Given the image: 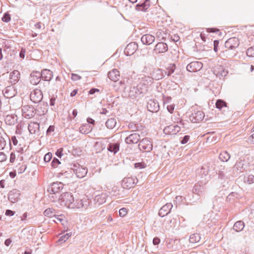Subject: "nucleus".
Here are the masks:
<instances>
[{
  "mask_svg": "<svg viewBox=\"0 0 254 254\" xmlns=\"http://www.w3.org/2000/svg\"><path fill=\"white\" fill-rule=\"evenodd\" d=\"M108 75L109 79L114 82L118 81L120 78V72L117 69H114L109 71Z\"/></svg>",
  "mask_w": 254,
  "mask_h": 254,
  "instance_id": "26",
  "label": "nucleus"
},
{
  "mask_svg": "<svg viewBox=\"0 0 254 254\" xmlns=\"http://www.w3.org/2000/svg\"><path fill=\"white\" fill-rule=\"evenodd\" d=\"M60 163L61 162L58 159L54 158L52 162V166L54 168H56Z\"/></svg>",
  "mask_w": 254,
  "mask_h": 254,
  "instance_id": "47",
  "label": "nucleus"
},
{
  "mask_svg": "<svg viewBox=\"0 0 254 254\" xmlns=\"http://www.w3.org/2000/svg\"><path fill=\"white\" fill-rule=\"evenodd\" d=\"M63 148H60L58 149L56 152V155L58 157L61 158L63 156Z\"/></svg>",
  "mask_w": 254,
  "mask_h": 254,
  "instance_id": "56",
  "label": "nucleus"
},
{
  "mask_svg": "<svg viewBox=\"0 0 254 254\" xmlns=\"http://www.w3.org/2000/svg\"><path fill=\"white\" fill-rule=\"evenodd\" d=\"M138 148L142 152H149L153 148L152 142L148 138H143L138 144Z\"/></svg>",
  "mask_w": 254,
  "mask_h": 254,
  "instance_id": "3",
  "label": "nucleus"
},
{
  "mask_svg": "<svg viewBox=\"0 0 254 254\" xmlns=\"http://www.w3.org/2000/svg\"><path fill=\"white\" fill-rule=\"evenodd\" d=\"M160 242V240L158 237H155L153 240V244L154 245H158Z\"/></svg>",
  "mask_w": 254,
  "mask_h": 254,
  "instance_id": "63",
  "label": "nucleus"
},
{
  "mask_svg": "<svg viewBox=\"0 0 254 254\" xmlns=\"http://www.w3.org/2000/svg\"><path fill=\"white\" fill-rule=\"evenodd\" d=\"M173 205L171 203H168L163 206L159 211V215L160 217H163L166 216L169 213H170Z\"/></svg>",
  "mask_w": 254,
  "mask_h": 254,
  "instance_id": "19",
  "label": "nucleus"
},
{
  "mask_svg": "<svg viewBox=\"0 0 254 254\" xmlns=\"http://www.w3.org/2000/svg\"><path fill=\"white\" fill-rule=\"evenodd\" d=\"M245 182H247L249 184L254 183V176L253 175H249L245 178Z\"/></svg>",
  "mask_w": 254,
  "mask_h": 254,
  "instance_id": "42",
  "label": "nucleus"
},
{
  "mask_svg": "<svg viewBox=\"0 0 254 254\" xmlns=\"http://www.w3.org/2000/svg\"><path fill=\"white\" fill-rule=\"evenodd\" d=\"M25 53H26L25 49L24 48H21L20 52L19 53V57L23 59H24Z\"/></svg>",
  "mask_w": 254,
  "mask_h": 254,
  "instance_id": "59",
  "label": "nucleus"
},
{
  "mask_svg": "<svg viewBox=\"0 0 254 254\" xmlns=\"http://www.w3.org/2000/svg\"><path fill=\"white\" fill-rule=\"evenodd\" d=\"M63 184L60 182L53 183L48 189V191L51 193H59L63 188Z\"/></svg>",
  "mask_w": 254,
  "mask_h": 254,
  "instance_id": "10",
  "label": "nucleus"
},
{
  "mask_svg": "<svg viewBox=\"0 0 254 254\" xmlns=\"http://www.w3.org/2000/svg\"><path fill=\"white\" fill-rule=\"evenodd\" d=\"M244 223L242 221H238L236 222L233 226V229L237 232L242 231L244 228Z\"/></svg>",
  "mask_w": 254,
  "mask_h": 254,
  "instance_id": "34",
  "label": "nucleus"
},
{
  "mask_svg": "<svg viewBox=\"0 0 254 254\" xmlns=\"http://www.w3.org/2000/svg\"><path fill=\"white\" fill-rule=\"evenodd\" d=\"M52 158V154L51 152H48L45 155L44 160L45 162H49Z\"/></svg>",
  "mask_w": 254,
  "mask_h": 254,
  "instance_id": "46",
  "label": "nucleus"
},
{
  "mask_svg": "<svg viewBox=\"0 0 254 254\" xmlns=\"http://www.w3.org/2000/svg\"><path fill=\"white\" fill-rule=\"evenodd\" d=\"M20 193L19 190L13 189L10 190L8 194V200L12 203H15L20 199Z\"/></svg>",
  "mask_w": 254,
  "mask_h": 254,
  "instance_id": "9",
  "label": "nucleus"
},
{
  "mask_svg": "<svg viewBox=\"0 0 254 254\" xmlns=\"http://www.w3.org/2000/svg\"><path fill=\"white\" fill-rule=\"evenodd\" d=\"M10 16L7 13H4L2 17V20L5 22H8L10 20Z\"/></svg>",
  "mask_w": 254,
  "mask_h": 254,
  "instance_id": "45",
  "label": "nucleus"
},
{
  "mask_svg": "<svg viewBox=\"0 0 254 254\" xmlns=\"http://www.w3.org/2000/svg\"><path fill=\"white\" fill-rule=\"evenodd\" d=\"M200 240V235L198 233H195L190 236L189 241L190 243L194 244L198 242Z\"/></svg>",
  "mask_w": 254,
  "mask_h": 254,
  "instance_id": "37",
  "label": "nucleus"
},
{
  "mask_svg": "<svg viewBox=\"0 0 254 254\" xmlns=\"http://www.w3.org/2000/svg\"><path fill=\"white\" fill-rule=\"evenodd\" d=\"M41 79L40 72L33 71L30 74V81L33 85L38 84Z\"/></svg>",
  "mask_w": 254,
  "mask_h": 254,
  "instance_id": "20",
  "label": "nucleus"
},
{
  "mask_svg": "<svg viewBox=\"0 0 254 254\" xmlns=\"http://www.w3.org/2000/svg\"><path fill=\"white\" fill-rule=\"evenodd\" d=\"M136 179L132 177L125 178L122 183V186L124 189H128L133 187L136 183Z\"/></svg>",
  "mask_w": 254,
  "mask_h": 254,
  "instance_id": "13",
  "label": "nucleus"
},
{
  "mask_svg": "<svg viewBox=\"0 0 254 254\" xmlns=\"http://www.w3.org/2000/svg\"><path fill=\"white\" fill-rule=\"evenodd\" d=\"M117 124L116 120L114 118L109 119L106 122V127L110 129H113L115 127Z\"/></svg>",
  "mask_w": 254,
  "mask_h": 254,
  "instance_id": "35",
  "label": "nucleus"
},
{
  "mask_svg": "<svg viewBox=\"0 0 254 254\" xmlns=\"http://www.w3.org/2000/svg\"><path fill=\"white\" fill-rule=\"evenodd\" d=\"M176 65L174 64H170L167 68V71H165V74H167L168 76H170L176 69Z\"/></svg>",
  "mask_w": 254,
  "mask_h": 254,
  "instance_id": "39",
  "label": "nucleus"
},
{
  "mask_svg": "<svg viewBox=\"0 0 254 254\" xmlns=\"http://www.w3.org/2000/svg\"><path fill=\"white\" fill-rule=\"evenodd\" d=\"M190 139V136L189 135H185L183 139L181 140V143L183 144H184L186 143Z\"/></svg>",
  "mask_w": 254,
  "mask_h": 254,
  "instance_id": "57",
  "label": "nucleus"
},
{
  "mask_svg": "<svg viewBox=\"0 0 254 254\" xmlns=\"http://www.w3.org/2000/svg\"><path fill=\"white\" fill-rule=\"evenodd\" d=\"M134 167L135 168H143L144 167V164L142 163H136L134 164Z\"/></svg>",
  "mask_w": 254,
  "mask_h": 254,
  "instance_id": "62",
  "label": "nucleus"
},
{
  "mask_svg": "<svg viewBox=\"0 0 254 254\" xmlns=\"http://www.w3.org/2000/svg\"><path fill=\"white\" fill-rule=\"evenodd\" d=\"M138 48V45L136 42H131L126 46L125 53L127 56L132 55Z\"/></svg>",
  "mask_w": 254,
  "mask_h": 254,
  "instance_id": "14",
  "label": "nucleus"
},
{
  "mask_svg": "<svg viewBox=\"0 0 254 254\" xmlns=\"http://www.w3.org/2000/svg\"><path fill=\"white\" fill-rule=\"evenodd\" d=\"M147 108L151 112H156L159 109V106L156 101L151 99L147 102Z\"/></svg>",
  "mask_w": 254,
  "mask_h": 254,
  "instance_id": "16",
  "label": "nucleus"
},
{
  "mask_svg": "<svg viewBox=\"0 0 254 254\" xmlns=\"http://www.w3.org/2000/svg\"><path fill=\"white\" fill-rule=\"evenodd\" d=\"M127 209L124 207L119 210V215L121 217H124L125 215H127Z\"/></svg>",
  "mask_w": 254,
  "mask_h": 254,
  "instance_id": "48",
  "label": "nucleus"
},
{
  "mask_svg": "<svg viewBox=\"0 0 254 254\" xmlns=\"http://www.w3.org/2000/svg\"><path fill=\"white\" fill-rule=\"evenodd\" d=\"M155 37L150 34L143 35L141 39V41L143 44L150 45L155 41Z\"/></svg>",
  "mask_w": 254,
  "mask_h": 254,
  "instance_id": "24",
  "label": "nucleus"
},
{
  "mask_svg": "<svg viewBox=\"0 0 254 254\" xmlns=\"http://www.w3.org/2000/svg\"><path fill=\"white\" fill-rule=\"evenodd\" d=\"M226 102L222 100H218L216 102V107L217 109H221L223 107L226 106Z\"/></svg>",
  "mask_w": 254,
  "mask_h": 254,
  "instance_id": "40",
  "label": "nucleus"
},
{
  "mask_svg": "<svg viewBox=\"0 0 254 254\" xmlns=\"http://www.w3.org/2000/svg\"><path fill=\"white\" fill-rule=\"evenodd\" d=\"M22 110L25 117L31 118L34 117L35 114L33 107L25 106L23 107Z\"/></svg>",
  "mask_w": 254,
  "mask_h": 254,
  "instance_id": "21",
  "label": "nucleus"
},
{
  "mask_svg": "<svg viewBox=\"0 0 254 254\" xmlns=\"http://www.w3.org/2000/svg\"><path fill=\"white\" fill-rule=\"evenodd\" d=\"M49 197L52 201H55L57 199H59L60 197H58V196H57V193H53L52 192L50 193V195H49Z\"/></svg>",
  "mask_w": 254,
  "mask_h": 254,
  "instance_id": "53",
  "label": "nucleus"
},
{
  "mask_svg": "<svg viewBox=\"0 0 254 254\" xmlns=\"http://www.w3.org/2000/svg\"><path fill=\"white\" fill-rule=\"evenodd\" d=\"M165 72L164 73L163 70L160 68H157L153 70L152 73V77H150L153 79L158 80L162 79L165 76Z\"/></svg>",
  "mask_w": 254,
  "mask_h": 254,
  "instance_id": "25",
  "label": "nucleus"
},
{
  "mask_svg": "<svg viewBox=\"0 0 254 254\" xmlns=\"http://www.w3.org/2000/svg\"><path fill=\"white\" fill-rule=\"evenodd\" d=\"M152 83V79L148 76L146 77L142 82H140L137 85L132 84L128 89L123 86L122 88L126 89L128 93V96L134 99L140 94H145L148 90L149 85H151Z\"/></svg>",
  "mask_w": 254,
  "mask_h": 254,
  "instance_id": "1",
  "label": "nucleus"
},
{
  "mask_svg": "<svg viewBox=\"0 0 254 254\" xmlns=\"http://www.w3.org/2000/svg\"><path fill=\"white\" fill-rule=\"evenodd\" d=\"M55 127L53 126H50L47 130V134L50 135L54 131Z\"/></svg>",
  "mask_w": 254,
  "mask_h": 254,
  "instance_id": "54",
  "label": "nucleus"
},
{
  "mask_svg": "<svg viewBox=\"0 0 254 254\" xmlns=\"http://www.w3.org/2000/svg\"><path fill=\"white\" fill-rule=\"evenodd\" d=\"M140 139V135L137 133H133L130 134L127 136L125 140V142L127 144H134L137 143Z\"/></svg>",
  "mask_w": 254,
  "mask_h": 254,
  "instance_id": "12",
  "label": "nucleus"
},
{
  "mask_svg": "<svg viewBox=\"0 0 254 254\" xmlns=\"http://www.w3.org/2000/svg\"><path fill=\"white\" fill-rule=\"evenodd\" d=\"M59 203L62 206H64L69 208H80L85 207L89 203L88 202L82 199L74 198L70 192H65L60 195L59 198Z\"/></svg>",
  "mask_w": 254,
  "mask_h": 254,
  "instance_id": "2",
  "label": "nucleus"
},
{
  "mask_svg": "<svg viewBox=\"0 0 254 254\" xmlns=\"http://www.w3.org/2000/svg\"><path fill=\"white\" fill-rule=\"evenodd\" d=\"M149 6V0H145L143 2L137 4L136 6V9L138 11H145Z\"/></svg>",
  "mask_w": 254,
  "mask_h": 254,
  "instance_id": "29",
  "label": "nucleus"
},
{
  "mask_svg": "<svg viewBox=\"0 0 254 254\" xmlns=\"http://www.w3.org/2000/svg\"><path fill=\"white\" fill-rule=\"evenodd\" d=\"M213 73L220 78L222 77H225L228 74V71L225 70L224 66L217 65L213 68Z\"/></svg>",
  "mask_w": 254,
  "mask_h": 254,
  "instance_id": "8",
  "label": "nucleus"
},
{
  "mask_svg": "<svg viewBox=\"0 0 254 254\" xmlns=\"http://www.w3.org/2000/svg\"><path fill=\"white\" fill-rule=\"evenodd\" d=\"M128 127L129 129L132 130V131H139L141 130L142 128V126L136 124L134 123H130L128 125Z\"/></svg>",
  "mask_w": 254,
  "mask_h": 254,
  "instance_id": "38",
  "label": "nucleus"
},
{
  "mask_svg": "<svg viewBox=\"0 0 254 254\" xmlns=\"http://www.w3.org/2000/svg\"><path fill=\"white\" fill-rule=\"evenodd\" d=\"M20 73L19 71L14 70L9 74V81L12 84L16 83L20 79Z\"/></svg>",
  "mask_w": 254,
  "mask_h": 254,
  "instance_id": "23",
  "label": "nucleus"
},
{
  "mask_svg": "<svg viewBox=\"0 0 254 254\" xmlns=\"http://www.w3.org/2000/svg\"><path fill=\"white\" fill-rule=\"evenodd\" d=\"M92 130V127L89 124H84L79 127V131L82 134H87Z\"/></svg>",
  "mask_w": 254,
  "mask_h": 254,
  "instance_id": "31",
  "label": "nucleus"
},
{
  "mask_svg": "<svg viewBox=\"0 0 254 254\" xmlns=\"http://www.w3.org/2000/svg\"><path fill=\"white\" fill-rule=\"evenodd\" d=\"M181 127L178 125H172L166 127L164 131L165 133L170 134H176L180 131Z\"/></svg>",
  "mask_w": 254,
  "mask_h": 254,
  "instance_id": "15",
  "label": "nucleus"
},
{
  "mask_svg": "<svg viewBox=\"0 0 254 254\" xmlns=\"http://www.w3.org/2000/svg\"><path fill=\"white\" fill-rule=\"evenodd\" d=\"M14 213H15L14 211L9 210V209H7L6 210L5 214L6 216H12L14 215Z\"/></svg>",
  "mask_w": 254,
  "mask_h": 254,
  "instance_id": "60",
  "label": "nucleus"
},
{
  "mask_svg": "<svg viewBox=\"0 0 254 254\" xmlns=\"http://www.w3.org/2000/svg\"><path fill=\"white\" fill-rule=\"evenodd\" d=\"M81 77L77 74H75V73L71 74V79L73 81H77V80L81 79Z\"/></svg>",
  "mask_w": 254,
  "mask_h": 254,
  "instance_id": "50",
  "label": "nucleus"
},
{
  "mask_svg": "<svg viewBox=\"0 0 254 254\" xmlns=\"http://www.w3.org/2000/svg\"><path fill=\"white\" fill-rule=\"evenodd\" d=\"M26 169V166L25 165H21L17 168V172L19 174L23 173Z\"/></svg>",
  "mask_w": 254,
  "mask_h": 254,
  "instance_id": "49",
  "label": "nucleus"
},
{
  "mask_svg": "<svg viewBox=\"0 0 254 254\" xmlns=\"http://www.w3.org/2000/svg\"><path fill=\"white\" fill-rule=\"evenodd\" d=\"M214 51L216 52L218 51V46L219 45V41L218 40H214L213 42Z\"/></svg>",
  "mask_w": 254,
  "mask_h": 254,
  "instance_id": "61",
  "label": "nucleus"
},
{
  "mask_svg": "<svg viewBox=\"0 0 254 254\" xmlns=\"http://www.w3.org/2000/svg\"><path fill=\"white\" fill-rule=\"evenodd\" d=\"M72 169L77 177L79 178H83L87 173V169L85 167H82L79 165L74 164Z\"/></svg>",
  "mask_w": 254,
  "mask_h": 254,
  "instance_id": "5",
  "label": "nucleus"
},
{
  "mask_svg": "<svg viewBox=\"0 0 254 254\" xmlns=\"http://www.w3.org/2000/svg\"><path fill=\"white\" fill-rule=\"evenodd\" d=\"M205 184V182L201 181L200 184H195L192 189V193L197 194L198 196L202 194L204 191L203 184Z\"/></svg>",
  "mask_w": 254,
  "mask_h": 254,
  "instance_id": "22",
  "label": "nucleus"
},
{
  "mask_svg": "<svg viewBox=\"0 0 254 254\" xmlns=\"http://www.w3.org/2000/svg\"><path fill=\"white\" fill-rule=\"evenodd\" d=\"M230 158V155L226 151L221 152L219 156V159L223 162H227Z\"/></svg>",
  "mask_w": 254,
  "mask_h": 254,
  "instance_id": "36",
  "label": "nucleus"
},
{
  "mask_svg": "<svg viewBox=\"0 0 254 254\" xmlns=\"http://www.w3.org/2000/svg\"><path fill=\"white\" fill-rule=\"evenodd\" d=\"M41 78H42L45 81H50L53 76V72L51 70L45 69L43 70L41 72Z\"/></svg>",
  "mask_w": 254,
  "mask_h": 254,
  "instance_id": "28",
  "label": "nucleus"
},
{
  "mask_svg": "<svg viewBox=\"0 0 254 254\" xmlns=\"http://www.w3.org/2000/svg\"><path fill=\"white\" fill-rule=\"evenodd\" d=\"M40 125L36 122L30 123L28 127L29 132L31 134H38L39 132Z\"/></svg>",
  "mask_w": 254,
  "mask_h": 254,
  "instance_id": "27",
  "label": "nucleus"
},
{
  "mask_svg": "<svg viewBox=\"0 0 254 254\" xmlns=\"http://www.w3.org/2000/svg\"><path fill=\"white\" fill-rule=\"evenodd\" d=\"M44 215L48 217H57V211L53 208H48L44 211Z\"/></svg>",
  "mask_w": 254,
  "mask_h": 254,
  "instance_id": "32",
  "label": "nucleus"
},
{
  "mask_svg": "<svg viewBox=\"0 0 254 254\" xmlns=\"http://www.w3.org/2000/svg\"><path fill=\"white\" fill-rule=\"evenodd\" d=\"M30 97L32 102L34 103H39L43 99V93L41 90L36 89L31 92Z\"/></svg>",
  "mask_w": 254,
  "mask_h": 254,
  "instance_id": "4",
  "label": "nucleus"
},
{
  "mask_svg": "<svg viewBox=\"0 0 254 254\" xmlns=\"http://www.w3.org/2000/svg\"><path fill=\"white\" fill-rule=\"evenodd\" d=\"M2 93L5 98H11L15 95L16 92L13 86H8L2 90Z\"/></svg>",
  "mask_w": 254,
  "mask_h": 254,
  "instance_id": "18",
  "label": "nucleus"
},
{
  "mask_svg": "<svg viewBox=\"0 0 254 254\" xmlns=\"http://www.w3.org/2000/svg\"><path fill=\"white\" fill-rule=\"evenodd\" d=\"M58 221L63 223L64 221V216L63 214L58 215L57 214V217H55Z\"/></svg>",
  "mask_w": 254,
  "mask_h": 254,
  "instance_id": "55",
  "label": "nucleus"
},
{
  "mask_svg": "<svg viewBox=\"0 0 254 254\" xmlns=\"http://www.w3.org/2000/svg\"><path fill=\"white\" fill-rule=\"evenodd\" d=\"M17 116L15 114L7 115L5 118V122L9 125H14L17 121Z\"/></svg>",
  "mask_w": 254,
  "mask_h": 254,
  "instance_id": "30",
  "label": "nucleus"
},
{
  "mask_svg": "<svg viewBox=\"0 0 254 254\" xmlns=\"http://www.w3.org/2000/svg\"><path fill=\"white\" fill-rule=\"evenodd\" d=\"M167 109L168 111L170 113H173L174 108H175V105L174 104L168 105L167 106Z\"/></svg>",
  "mask_w": 254,
  "mask_h": 254,
  "instance_id": "52",
  "label": "nucleus"
},
{
  "mask_svg": "<svg viewBox=\"0 0 254 254\" xmlns=\"http://www.w3.org/2000/svg\"><path fill=\"white\" fill-rule=\"evenodd\" d=\"M246 54L249 57H254V46L248 48L246 51Z\"/></svg>",
  "mask_w": 254,
  "mask_h": 254,
  "instance_id": "41",
  "label": "nucleus"
},
{
  "mask_svg": "<svg viewBox=\"0 0 254 254\" xmlns=\"http://www.w3.org/2000/svg\"><path fill=\"white\" fill-rule=\"evenodd\" d=\"M219 30L214 28H207V32L209 33H213L218 31Z\"/></svg>",
  "mask_w": 254,
  "mask_h": 254,
  "instance_id": "64",
  "label": "nucleus"
},
{
  "mask_svg": "<svg viewBox=\"0 0 254 254\" xmlns=\"http://www.w3.org/2000/svg\"><path fill=\"white\" fill-rule=\"evenodd\" d=\"M71 235V233H66L65 234V235H64L63 236H62L59 240V242H65L68 238L69 237H70Z\"/></svg>",
  "mask_w": 254,
  "mask_h": 254,
  "instance_id": "43",
  "label": "nucleus"
},
{
  "mask_svg": "<svg viewBox=\"0 0 254 254\" xmlns=\"http://www.w3.org/2000/svg\"><path fill=\"white\" fill-rule=\"evenodd\" d=\"M235 167L238 169H243L244 168V161L241 160L238 162H237L235 164Z\"/></svg>",
  "mask_w": 254,
  "mask_h": 254,
  "instance_id": "51",
  "label": "nucleus"
},
{
  "mask_svg": "<svg viewBox=\"0 0 254 254\" xmlns=\"http://www.w3.org/2000/svg\"><path fill=\"white\" fill-rule=\"evenodd\" d=\"M6 159V156L2 152H0V162H3Z\"/></svg>",
  "mask_w": 254,
  "mask_h": 254,
  "instance_id": "58",
  "label": "nucleus"
},
{
  "mask_svg": "<svg viewBox=\"0 0 254 254\" xmlns=\"http://www.w3.org/2000/svg\"><path fill=\"white\" fill-rule=\"evenodd\" d=\"M204 117V113L201 111H197L192 113L190 117V120L193 123L201 121Z\"/></svg>",
  "mask_w": 254,
  "mask_h": 254,
  "instance_id": "11",
  "label": "nucleus"
},
{
  "mask_svg": "<svg viewBox=\"0 0 254 254\" xmlns=\"http://www.w3.org/2000/svg\"><path fill=\"white\" fill-rule=\"evenodd\" d=\"M203 67V64L198 61L192 62L187 66V69L190 72H196L200 70Z\"/></svg>",
  "mask_w": 254,
  "mask_h": 254,
  "instance_id": "6",
  "label": "nucleus"
},
{
  "mask_svg": "<svg viewBox=\"0 0 254 254\" xmlns=\"http://www.w3.org/2000/svg\"><path fill=\"white\" fill-rule=\"evenodd\" d=\"M119 144L117 143H110L107 147V149L109 151L115 154L119 150Z\"/></svg>",
  "mask_w": 254,
  "mask_h": 254,
  "instance_id": "33",
  "label": "nucleus"
},
{
  "mask_svg": "<svg viewBox=\"0 0 254 254\" xmlns=\"http://www.w3.org/2000/svg\"><path fill=\"white\" fill-rule=\"evenodd\" d=\"M6 145V141L2 136L0 135V150L3 149Z\"/></svg>",
  "mask_w": 254,
  "mask_h": 254,
  "instance_id": "44",
  "label": "nucleus"
},
{
  "mask_svg": "<svg viewBox=\"0 0 254 254\" xmlns=\"http://www.w3.org/2000/svg\"><path fill=\"white\" fill-rule=\"evenodd\" d=\"M240 44V42L238 38L236 37H232L228 39L225 43V46L228 49L232 50L237 48Z\"/></svg>",
  "mask_w": 254,
  "mask_h": 254,
  "instance_id": "7",
  "label": "nucleus"
},
{
  "mask_svg": "<svg viewBox=\"0 0 254 254\" xmlns=\"http://www.w3.org/2000/svg\"><path fill=\"white\" fill-rule=\"evenodd\" d=\"M168 50V45L163 42L158 43L154 49L156 54H161L167 52Z\"/></svg>",
  "mask_w": 254,
  "mask_h": 254,
  "instance_id": "17",
  "label": "nucleus"
}]
</instances>
